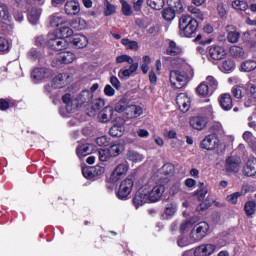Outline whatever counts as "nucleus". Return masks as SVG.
I'll return each mask as SVG.
<instances>
[{
  "label": "nucleus",
  "instance_id": "obj_36",
  "mask_svg": "<svg viewBox=\"0 0 256 256\" xmlns=\"http://www.w3.org/2000/svg\"><path fill=\"white\" fill-rule=\"evenodd\" d=\"M197 93L198 95H201V97H210V95H213L211 88H209V84L206 82H202L197 87Z\"/></svg>",
  "mask_w": 256,
  "mask_h": 256
},
{
  "label": "nucleus",
  "instance_id": "obj_21",
  "mask_svg": "<svg viewBox=\"0 0 256 256\" xmlns=\"http://www.w3.org/2000/svg\"><path fill=\"white\" fill-rule=\"evenodd\" d=\"M225 55L224 47L212 45L209 49V57L212 61H221V59H225Z\"/></svg>",
  "mask_w": 256,
  "mask_h": 256
},
{
  "label": "nucleus",
  "instance_id": "obj_48",
  "mask_svg": "<svg viewBox=\"0 0 256 256\" xmlns=\"http://www.w3.org/2000/svg\"><path fill=\"white\" fill-rule=\"evenodd\" d=\"M121 6H122V13L126 17H131L133 15V8L131 7V4L127 3L125 0H120Z\"/></svg>",
  "mask_w": 256,
  "mask_h": 256
},
{
  "label": "nucleus",
  "instance_id": "obj_15",
  "mask_svg": "<svg viewBox=\"0 0 256 256\" xmlns=\"http://www.w3.org/2000/svg\"><path fill=\"white\" fill-rule=\"evenodd\" d=\"M105 173V167L96 165L93 167H86L82 169V174L86 179H97V177H102Z\"/></svg>",
  "mask_w": 256,
  "mask_h": 256
},
{
  "label": "nucleus",
  "instance_id": "obj_59",
  "mask_svg": "<svg viewBox=\"0 0 256 256\" xmlns=\"http://www.w3.org/2000/svg\"><path fill=\"white\" fill-rule=\"evenodd\" d=\"M243 195V192H235L226 197V201L232 205L237 204L239 197Z\"/></svg>",
  "mask_w": 256,
  "mask_h": 256
},
{
  "label": "nucleus",
  "instance_id": "obj_7",
  "mask_svg": "<svg viewBox=\"0 0 256 256\" xmlns=\"http://www.w3.org/2000/svg\"><path fill=\"white\" fill-rule=\"evenodd\" d=\"M0 29L2 33H11L13 24L11 23V14L5 3L0 2Z\"/></svg>",
  "mask_w": 256,
  "mask_h": 256
},
{
  "label": "nucleus",
  "instance_id": "obj_30",
  "mask_svg": "<svg viewBox=\"0 0 256 256\" xmlns=\"http://www.w3.org/2000/svg\"><path fill=\"white\" fill-rule=\"evenodd\" d=\"M137 69H139V63H132L128 69H120L118 77H120V79H129Z\"/></svg>",
  "mask_w": 256,
  "mask_h": 256
},
{
  "label": "nucleus",
  "instance_id": "obj_11",
  "mask_svg": "<svg viewBox=\"0 0 256 256\" xmlns=\"http://www.w3.org/2000/svg\"><path fill=\"white\" fill-rule=\"evenodd\" d=\"M134 185L135 183L131 178H126L125 180H123L117 192L118 199H121L122 201H127V199H129V195H131V192L133 191Z\"/></svg>",
  "mask_w": 256,
  "mask_h": 256
},
{
  "label": "nucleus",
  "instance_id": "obj_32",
  "mask_svg": "<svg viewBox=\"0 0 256 256\" xmlns=\"http://www.w3.org/2000/svg\"><path fill=\"white\" fill-rule=\"evenodd\" d=\"M41 13V8L33 7L28 11V21L32 25H37V23H39V19L41 18Z\"/></svg>",
  "mask_w": 256,
  "mask_h": 256
},
{
  "label": "nucleus",
  "instance_id": "obj_9",
  "mask_svg": "<svg viewBox=\"0 0 256 256\" xmlns=\"http://www.w3.org/2000/svg\"><path fill=\"white\" fill-rule=\"evenodd\" d=\"M115 109L118 113H125L128 119H137V117H141V115H143V108L139 105L132 104L123 107L121 104H117Z\"/></svg>",
  "mask_w": 256,
  "mask_h": 256
},
{
  "label": "nucleus",
  "instance_id": "obj_34",
  "mask_svg": "<svg viewBox=\"0 0 256 256\" xmlns=\"http://www.w3.org/2000/svg\"><path fill=\"white\" fill-rule=\"evenodd\" d=\"M126 159L132 163H141V161L145 159V156L135 150H128L126 153Z\"/></svg>",
  "mask_w": 256,
  "mask_h": 256
},
{
  "label": "nucleus",
  "instance_id": "obj_43",
  "mask_svg": "<svg viewBox=\"0 0 256 256\" xmlns=\"http://www.w3.org/2000/svg\"><path fill=\"white\" fill-rule=\"evenodd\" d=\"M122 45L130 51H137L139 49V43L135 40H129V38H123L121 40Z\"/></svg>",
  "mask_w": 256,
  "mask_h": 256
},
{
  "label": "nucleus",
  "instance_id": "obj_24",
  "mask_svg": "<svg viewBox=\"0 0 256 256\" xmlns=\"http://www.w3.org/2000/svg\"><path fill=\"white\" fill-rule=\"evenodd\" d=\"M243 174L246 175V177H253V175H256V158L252 157L247 160L246 165L243 168Z\"/></svg>",
  "mask_w": 256,
  "mask_h": 256
},
{
  "label": "nucleus",
  "instance_id": "obj_56",
  "mask_svg": "<svg viewBox=\"0 0 256 256\" xmlns=\"http://www.w3.org/2000/svg\"><path fill=\"white\" fill-rule=\"evenodd\" d=\"M206 85H208L209 89L212 90V93H215L218 87V82L213 78V76H208L205 81Z\"/></svg>",
  "mask_w": 256,
  "mask_h": 256
},
{
  "label": "nucleus",
  "instance_id": "obj_44",
  "mask_svg": "<svg viewBox=\"0 0 256 256\" xmlns=\"http://www.w3.org/2000/svg\"><path fill=\"white\" fill-rule=\"evenodd\" d=\"M168 3L170 8L174 9L176 13H183L185 11L181 0H168Z\"/></svg>",
  "mask_w": 256,
  "mask_h": 256
},
{
  "label": "nucleus",
  "instance_id": "obj_50",
  "mask_svg": "<svg viewBox=\"0 0 256 256\" xmlns=\"http://www.w3.org/2000/svg\"><path fill=\"white\" fill-rule=\"evenodd\" d=\"M43 57V52L37 48H32L28 52V58L37 61V59H41Z\"/></svg>",
  "mask_w": 256,
  "mask_h": 256
},
{
  "label": "nucleus",
  "instance_id": "obj_40",
  "mask_svg": "<svg viewBox=\"0 0 256 256\" xmlns=\"http://www.w3.org/2000/svg\"><path fill=\"white\" fill-rule=\"evenodd\" d=\"M72 29H76V31H83V29L87 28V21L83 18H76L70 23Z\"/></svg>",
  "mask_w": 256,
  "mask_h": 256
},
{
  "label": "nucleus",
  "instance_id": "obj_37",
  "mask_svg": "<svg viewBox=\"0 0 256 256\" xmlns=\"http://www.w3.org/2000/svg\"><path fill=\"white\" fill-rule=\"evenodd\" d=\"M123 151V146L119 142L113 143L109 148H108V153L110 154V157H119L121 155V152Z\"/></svg>",
  "mask_w": 256,
  "mask_h": 256
},
{
  "label": "nucleus",
  "instance_id": "obj_55",
  "mask_svg": "<svg viewBox=\"0 0 256 256\" xmlns=\"http://www.w3.org/2000/svg\"><path fill=\"white\" fill-rule=\"evenodd\" d=\"M191 243H195L191 241V236H189V238L186 236H180L177 239L178 247H188V245H191Z\"/></svg>",
  "mask_w": 256,
  "mask_h": 256
},
{
  "label": "nucleus",
  "instance_id": "obj_27",
  "mask_svg": "<svg viewBox=\"0 0 256 256\" xmlns=\"http://www.w3.org/2000/svg\"><path fill=\"white\" fill-rule=\"evenodd\" d=\"M72 43L77 49H83L88 45L89 40L87 39V36L83 34H75L72 36Z\"/></svg>",
  "mask_w": 256,
  "mask_h": 256
},
{
  "label": "nucleus",
  "instance_id": "obj_20",
  "mask_svg": "<svg viewBox=\"0 0 256 256\" xmlns=\"http://www.w3.org/2000/svg\"><path fill=\"white\" fill-rule=\"evenodd\" d=\"M64 11L66 15H68L69 17L79 15V13H81V5L79 4L78 1L70 0L66 2L64 6Z\"/></svg>",
  "mask_w": 256,
  "mask_h": 256
},
{
  "label": "nucleus",
  "instance_id": "obj_10",
  "mask_svg": "<svg viewBox=\"0 0 256 256\" xmlns=\"http://www.w3.org/2000/svg\"><path fill=\"white\" fill-rule=\"evenodd\" d=\"M75 53L64 51L60 52L56 55V57L52 61V67L61 68L63 65H69L75 61Z\"/></svg>",
  "mask_w": 256,
  "mask_h": 256
},
{
  "label": "nucleus",
  "instance_id": "obj_51",
  "mask_svg": "<svg viewBox=\"0 0 256 256\" xmlns=\"http://www.w3.org/2000/svg\"><path fill=\"white\" fill-rule=\"evenodd\" d=\"M188 11H189V13H191V15H193V17L195 19H199L200 21H203V19H204L203 12H201V10H199V8H197L195 6H188Z\"/></svg>",
  "mask_w": 256,
  "mask_h": 256
},
{
  "label": "nucleus",
  "instance_id": "obj_26",
  "mask_svg": "<svg viewBox=\"0 0 256 256\" xmlns=\"http://www.w3.org/2000/svg\"><path fill=\"white\" fill-rule=\"evenodd\" d=\"M112 117H113V108L110 106H106L99 112L98 121L100 123H108V121H111Z\"/></svg>",
  "mask_w": 256,
  "mask_h": 256
},
{
  "label": "nucleus",
  "instance_id": "obj_6",
  "mask_svg": "<svg viewBox=\"0 0 256 256\" xmlns=\"http://www.w3.org/2000/svg\"><path fill=\"white\" fill-rule=\"evenodd\" d=\"M208 233L209 223L200 222L196 224L190 231V241L192 243H199L200 241H203V239L207 237Z\"/></svg>",
  "mask_w": 256,
  "mask_h": 256
},
{
  "label": "nucleus",
  "instance_id": "obj_39",
  "mask_svg": "<svg viewBox=\"0 0 256 256\" xmlns=\"http://www.w3.org/2000/svg\"><path fill=\"white\" fill-rule=\"evenodd\" d=\"M241 71L243 73H251V71H255L256 69V61L255 60H246L241 63Z\"/></svg>",
  "mask_w": 256,
  "mask_h": 256
},
{
  "label": "nucleus",
  "instance_id": "obj_35",
  "mask_svg": "<svg viewBox=\"0 0 256 256\" xmlns=\"http://www.w3.org/2000/svg\"><path fill=\"white\" fill-rule=\"evenodd\" d=\"M229 51L230 55L232 57H235L236 59H245V57H247V54H245V50H243V48H241L240 46H231Z\"/></svg>",
  "mask_w": 256,
  "mask_h": 256
},
{
  "label": "nucleus",
  "instance_id": "obj_42",
  "mask_svg": "<svg viewBox=\"0 0 256 256\" xmlns=\"http://www.w3.org/2000/svg\"><path fill=\"white\" fill-rule=\"evenodd\" d=\"M245 93H247V90L243 86H234L232 88V95L236 99H242V101H244L245 97H247L245 96Z\"/></svg>",
  "mask_w": 256,
  "mask_h": 256
},
{
  "label": "nucleus",
  "instance_id": "obj_63",
  "mask_svg": "<svg viewBox=\"0 0 256 256\" xmlns=\"http://www.w3.org/2000/svg\"><path fill=\"white\" fill-rule=\"evenodd\" d=\"M35 45L37 47H45V45H47V39L45 38V36L40 35V36L36 37Z\"/></svg>",
  "mask_w": 256,
  "mask_h": 256
},
{
  "label": "nucleus",
  "instance_id": "obj_31",
  "mask_svg": "<svg viewBox=\"0 0 256 256\" xmlns=\"http://www.w3.org/2000/svg\"><path fill=\"white\" fill-rule=\"evenodd\" d=\"M175 213H177V204L175 202L169 203L165 207V210L162 214V219H173V217H175Z\"/></svg>",
  "mask_w": 256,
  "mask_h": 256
},
{
  "label": "nucleus",
  "instance_id": "obj_19",
  "mask_svg": "<svg viewBox=\"0 0 256 256\" xmlns=\"http://www.w3.org/2000/svg\"><path fill=\"white\" fill-rule=\"evenodd\" d=\"M176 105L182 113H187L191 107V98L185 93H180L176 97Z\"/></svg>",
  "mask_w": 256,
  "mask_h": 256
},
{
  "label": "nucleus",
  "instance_id": "obj_60",
  "mask_svg": "<svg viewBox=\"0 0 256 256\" xmlns=\"http://www.w3.org/2000/svg\"><path fill=\"white\" fill-rule=\"evenodd\" d=\"M116 63H127L128 65H133V58L129 55H120L116 58Z\"/></svg>",
  "mask_w": 256,
  "mask_h": 256
},
{
  "label": "nucleus",
  "instance_id": "obj_8",
  "mask_svg": "<svg viewBox=\"0 0 256 256\" xmlns=\"http://www.w3.org/2000/svg\"><path fill=\"white\" fill-rule=\"evenodd\" d=\"M47 45L53 51H63L69 47V42L59 36L56 32H51L47 36Z\"/></svg>",
  "mask_w": 256,
  "mask_h": 256
},
{
  "label": "nucleus",
  "instance_id": "obj_49",
  "mask_svg": "<svg viewBox=\"0 0 256 256\" xmlns=\"http://www.w3.org/2000/svg\"><path fill=\"white\" fill-rule=\"evenodd\" d=\"M233 9H237L238 11H247L249 9V5L245 1L235 0L232 2Z\"/></svg>",
  "mask_w": 256,
  "mask_h": 256
},
{
  "label": "nucleus",
  "instance_id": "obj_29",
  "mask_svg": "<svg viewBox=\"0 0 256 256\" xmlns=\"http://www.w3.org/2000/svg\"><path fill=\"white\" fill-rule=\"evenodd\" d=\"M66 20L65 16L60 13L52 14L49 17V25L50 27H61L62 25H65Z\"/></svg>",
  "mask_w": 256,
  "mask_h": 256
},
{
  "label": "nucleus",
  "instance_id": "obj_23",
  "mask_svg": "<svg viewBox=\"0 0 256 256\" xmlns=\"http://www.w3.org/2000/svg\"><path fill=\"white\" fill-rule=\"evenodd\" d=\"M219 103L223 111H231V109H233V98L231 97V94H222L219 97Z\"/></svg>",
  "mask_w": 256,
  "mask_h": 256
},
{
  "label": "nucleus",
  "instance_id": "obj_22",
  "mask_svg": "<svg viewBox=\"0 0 256 256\" xmlns=\"http://www.w3.org/2000/svg\"><path fill=\"white\" fill-rule=\"evenodd\" d=\"M70 77L71 76L68 73L58 74L52 80L54 89H63V87H67V85H69Z\"/></svg>",
  "mask_w": 256,
  "mask_h": 256
},
{
  "label": "nucleus",
  "instance_id": "obj_47",
  "mask_svg": "<svg viewBox=\"0 0 256 256\" xmlns=\"http://www.w3.org/2000/svg\"><path fill=\"white\" fill-rule=\"evenodd\" d=\"M97 155H98L99 161H101L102 163H105V162L109 161V159H111V154H109L108 149L97 150Z\"/></svg>",
  "mask_w": 256,
  "mask_h": 256
},
{
  "label": "nucleus",
  "instance_id": "obj_2",
  "mask_svg": "<svg viewBox=\"0 0 256 256\" xmlns=\"http://www.w3.org/2000/svg\"><path fill=\"white\" fill-rule=\"evenodd\" d=\"M62 101L65 107L60 108L61 117H71V113H75L78 107L84 105L87 107L91 101H93V94L89 90H84L78 94V96L73 100L70 94H65L62 97Z\"/></svg>",
  "mask_w": 256,
  "mask_h": 256
},
{
  "label": "nucleus",
  "instance_id": "obj_16",
  "mask_svg": "<svg viewBox=\"0 0 256 256\" xmlns=\"http://www.w3.org/2000/svg\"><path fill=\"white\" fill-rule=\"evenodd\" d=\"M217 251V245L206 243L197 246L194 249V256H211Z\"/></svg>",
  "mask_w": 256,
  "mask_h": 256
},
{
  "label": "nucleus",
  "instance_id": "obj_41",
  "mask_svg": "<svg viewBox=\"0 0 256 256\" xmlns=\"http://www.w3.org/2000/svg\"><path fill=\"white\" fill-rule=\"evenodd\" d=\"M123 133H125V126L123 124H114L110 128V135L112 137H122Z\"/></svg>",
  "mask_w": 256,
  "mask_h": 256
},
{
  "label": "nucleus",
  "instance_id": "obj_61",
  "mask_svg": "<svg viewBox=\"0 0 256 256\" xmlns=\"http://www.w3.org/2000/svg\"><path fill=\"white\" fill-rule=\"evenodd\" d=\"M244 209L247 215H253L255 213L256 204L254 201H249L245 204Z\"/></svg>",
  "mask_w": 256,
  "mask_h": 256
},
{
  "label": "nucleus",
  "instance_id": "obj_3",
  "mask_svg": "<svg viewBox=\"0 0 256 256\" xmlns=\"http://www.w3.org/2000/svg\"><path fill=\"white\" fill-rule=\"evenodd\" d=\"M209 119H213V106L208 105L202 109V113L192 116L189 120L190 127L196 131H203L209 123Z\"/></svg>",
  "mask_w": 256,
  "mask_h": 256
},
{
  "label": "nucleus",
  "instance_id": "obj_64",
  "mask_svg": "<svg viewBox=\"0 0 256 256\" xmlns=\"http://www.w3.org/2000/svg\"><path fill=\"white\" fill-rule=\"evenodd\" d=\"M160 173H163L166 176L171 175V173H173V166L171 164H165L160 170Z\"/></svg>",
  "mask_w": 256,
  "mask_h": 256
},
{
  "label": "nucleus",
  "instance_id": "obj_45",
  "mask_svg": "<svg viewBox=\"0 0 256 256\" xmlns=\"http://www.w3.org/2000/svg\"><path fill=\"white\" fill-rule=\"evenodd\" d=\"M176 13L175 9L168 7L162 11V17L165 21H173Z\"/></svg>",
  "mask_w": 256,
  "mask_h": 256
},
{
  "label": "nucleus",
  "instance_id": "obj_58",
  "mask_svg": "<svg viewBox=\"0 0 256 256\" xmlns=\"http://www.w3.org/2000/svg\"><path fill=\"white\" fill-rule=\"evenodd\" d=\"M193 225H195V221L185 220L184 222H182L180 224L179 232L180 233H185V231H189V229H191V227H193Z\"/></svg>",
  "mask_w": 256,
  "mask_h": 256
},
{
  "label": "nucleus",
  "instance_id": "obj_53",
  "mask_svg": "<svg viewBox=\"0 0 256 256\" xmlns=\"http://www.w3.org/2000/svg\"><path fill=\"white\" fill-rule=\"evenodd\" d=\"M11 49V45L9 44V40L5 37H0V53H9Z\"/></svg>",
  "mask_w": 256,
  "mask_h": 256
},
{
  "label": "nucleus",
  "instance_id": "obj_25",
  "mask_svg": "<svg viewBox=\"0 0 256 256\" xmlns=\"http://www.w3.org/2000/svg\"><path fill=\"white\" fill-rule=\"evenodd\" d=\"M227 31V40L229 43H238L239 42V37H241V33L237 31V28L234 25H228L226 27Z\"/></svg>",
  "mask_w": 256,
  "mask_h": 256
},
{
  "label": "nucleus",
  "instance_id": "obj_46",
  "mask_svg": "<svg viewBox=\"0 0 256 256\" xmlns=\"http://www.w3.org/2000/svg\"><path fill=\"white\" fill-rule=\"evenodd\" d=\"M147 5L151 7V9L160 11V9H163L165 6V0H147Z\"/></svg>",
  "mask_w": 256,
  "mask_h": 256
},
{
  "label": "nucleus",
  "instance_id": "obj_4",
  "mask_svg": "<svg viewBox=\"0 0 256 256\" xmlns=\"http://www.w3.org/2000/svg\"><path fill=\"white\" fill-rule=\"evenodd\" d=\"M199 22L192 16L182 15L179 20V29L181 37H193L197 33Z\"/></svg>",
  "mask_w": 256,
  "mask_h": 256
},
{
  "label": "nucleus",
  "instance_id": "obj_14",
  "mask_svg": "<svg viewBox=\"0 0 256 256\" xmlns=\"http://www.w3.org/2000/svg\"><path fill=\"white\" fill-rule=\"evenodd\" d=\"M128 171H129V164L127 163L118 164L110 175L111 183H118V181H121V179H123V177L127 175Z\"/></svg>",
  "mask_w": 256,
  "mask_h": 256
},
{
  "label": "nucleus",
  "instance_id": "obj_33",
  "mask_svg": "<svg viewBox=\"0 0 256 256\" xmlns=\"http://www.w3.org/2000/svg\"><path fill=\"white\" fill-rule=\"evenodd\" d=\"M54 33L58 35V37H61L62 39H67L69 37H73V29L71 27L65 25V23L57 28Z\"/></svg>",
  "mask_w": 256,
  "mask_h": 256
},
{
  "label": "nucleus",
  "instance_id": "obj_5",
  "mask_svg": "<svg viewBox=\"0 0 256 256\" xmlns=\"http://www.w3.org/2000/svg\"><path fill=\"white\" fill-rule=\"evenodd\" d=\"M169 81L172 89H183L189 83L187 72L180 70L170 71Z\"/></svg>",
  "mask_w": 256,
  "mask_h": 256
},
{
  "label": "nucleus",
  "instance_id": "obj_28",
  "mask_svg": "<svg viewBox=\"0 0 256 256\" xmlns=\"http://www.w3.org/2000/svg\"><path fill=\"white\" fill-rule=\"evenodd\" d=\"M94 146L93 144H83L77 147L76 155L79 159H83V157H87V155H91L93 153Z\"/></svg>",
  "mask_w": 256,
  "mask_h": 256
},
{
  "label": "nucleus",
  "instance_id": "obj_54",
  "mask_svg": "<svg viewBox=\"0 0 256 256\" xmlns=\"http://www.w3.org/2000/svg\"><path fill=\"white\" fill-rule=\"evenodd\" d=\"M243 140L248 143L249 147L252 148L255 141V137L253 136V133L249 132V131H245L242 135Z\"/></svg>",
  "mask_w": 256,
  "mask_h": 256
},
{
  "label": "nucleus",
  "instance_id": "obj_13",
  "mask_svg": "<svg viewBox=\"0 0 256 256\" xmlns=\"http://www.w3.org/2000/svg\"><path fill=\"white\" fill-rule=\"evenodd\" d=\"M51 77H53V71H51V69L49 68H35L31 72V78L33 79L34 83H41L43 81H47V79H51Z\"/></svg>",
  "mask_w": 256,
  "mask_h": 256
},
{
  "label": "nucleus",
  "instance_id": "obj_12",
  "mask_svg": "<svg viewBox=\"0 0 256 256\" xmlns=\"http://www.w3.org/2000/svg\"><path fill=\"white\" fill-rule=\"evenodd\" d=\"M219 145H221V141L217 134H209L200 142V149L215 151V149H219Z\"/></svg>",
  "mask_w": 256,
  "mask_h": 256
},
{
  "label": "nucleus",
  "instance_id": "obj_18",
  "mask_svg": "<svg viewBox=\"0 0 256 256\" xmlns=\"http://www.w3.org/2000/svg\"><path fill=\"white\" fill-rule=\"evenodd\" d=\"M225 169L227 173H237L241 169V157L230 156L225 161Z\"/></svg>",
  "mask_w": 256,
  "mask_h": 256
},
{
  "label": "nucleus",
  "instance_id": "obj_62",
  "mask_svg": "<svg viewBox=\"0 0 256 256\" xmlns=\"http://www.w3.org/2000/svg\"><path fill=\"white\" fill-rule=\"evenodd\" d=\"M96 144L99 147H107V145H109V138H107V136H101L96 138Z\"/></svg>",
  "mask_w": 256,
  "mask_h": 256
},
{
  "label": "nucleus",
  "instance_id": "obj_52",
  "mask_svg": "<svg viewBox=\"0 0 256 256\" xmlns=\"http://www.w3.org/2000/svg\"><path fill=\"white\" fill-rule=\"evenodd\" d=\"M233 69H235V62L233 60L228 59L222 63V71L224 73H230Z\"/></svg>",
  "mask_w": 256,
  "mask_h": 256
},
{
  "label": "nucleus",
  "instance_id": "obj_57",
  "mask_svg": "<svg viewBox=\"0 0 256 256\" xmlns=\"http://www.w3.org/2000/svg\"><path fill=\"white\" fill-rule=\"evenodd\" d=\"M102 107H105V100L102 98H96L92 101L91 108L93 111H99Z\"/></svg>",
  "mask_w": 256,
  "mask_h": 256
},
{
  "label": "nucleus",
  "instance_id": "obj_38",
  "mask_svg": "<svg viewBox=\"0 0 256 256\" xmlns=\"http://www.w3.org/2000/svg\"><path fill=\"white\" fill-rule=\"evenodd\" d=\"M167 55H179L181 53V47H179L177 45V43H175V41L173 40H168V47L166 50Z\"/></svg>",
  "mask_w": 256,
  "mask_h": 256
},
{
  "label": "nucleus",
  "instance_id": "obj_1",
  "mask_svg": "<svg viewBox=\"0 0 256 256\" xmlns=\"http://www.w3.org/2000/svg\"><path fill=\"white\" fill-rule=\"evenodd\" d=\"M167 181V177H160L155 184L153 180L144 183L133 198V204L136 209L143 207L145 203H157L161 201V197H163L165 193V183H167Z\"/></svg>",
  "mask_w": 256,
  "mask_h": 256
},
{
  "label": "nucleus",
  "instance_id": "obj_17",
  "mask_svg": "<svg viewBox=\"0 0 256 256\" xmlns=\"http://www.w3.org/2000/svg\"><path fill=\"white\" fill-rule=\"evenodd\" d=\"M245 89L248 94L244 98L243 103L245 107H251V105L256 103V85L248 82Z\"/></svg>",
  "mask_w": 256,
  "mask_h": 256
}]
</instances>
